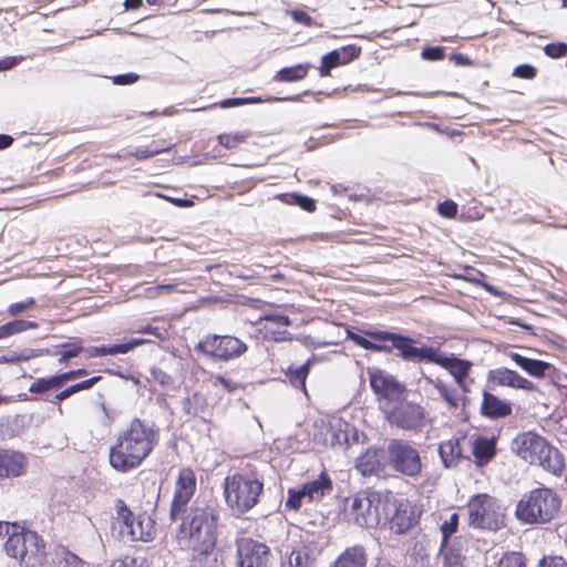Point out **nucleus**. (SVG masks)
Wrapping results in <instances>:
<instances>
[{
  "instance_id": "20e7f679",
  "label": "nucleus",
  "mask_w": 567,
  "mask_h": 567,
  "mask_svg": "<svg viewBox=\"0 0 567 567\" xmlns=\"http://www.w3.org/2000/svg\"><path fill=\"white\" fill-rule=\"evenodd\" d=\"M264 483L252 474L236 473L224 481V497L231 514L240 517L259 502Z\"/></svg>"
},
{
  "instance_id": "412c9836",
  "label": "nucleus",
  "mask_w": 567,
  "mask_h": 567,
  "mask_svg": "<svg viewBox=\"0 0 567 567\" xmlns=\"http://www.w3.org/2000/svg\"><path fill=\"white\" fill-rule=\"evenodd\" d=\"M507 357L524 372L534 378H544L546 373L551 369L550 363L543 360L525 357L518 352H507Z\"/></svg>"
},
{
  "instance_id": "e433bc0d",
  "label": "nucleus",
  "mask_w": 567,
  "mask_h": 567,
  "mask_svg": "<svg viewBox=\"0 0 567 567\" xmlns=\"http://www.w3.org/2000/svg\"><path fill=\"white\" fill-rule=\"evenodd\" d=\"M60 363H66L68 360L75 358L82 351L80 342H65L59 346Z\"/></svg>"
},
{
  "instance_id": "4c0bfd02",
  "label": "nucleus",
  "mask_w": 567,
  "mask_h": 567,
  "mask_svg": "<svg viewBox=\"0 0 567 567\" xmlns=\"http://www.w3.org/2000/svg\"><path fill=\"white\" fill-rule=\"evenodd\" d=\"M309 365L310 360H308L306 363L301 364L295 370H290V382L296 386H301L302 389H306V379L309 373Z\"/></svg>"
},
{
  "instance_id": "0e129e2a",
  "label": "nucleus",
  "mask_w": 567,
  "mask_h": 567,
  "mask_svg": "<svg viewBox=\"0 0 567 567\" xmlns=\"http://www.w3.org/2000/svg\"><path fill=\"white\" fill-rule=\"evenodd\" d=\"M151 372L154 380L157 381L159 384L166 385L171 382V377L166 372L159 369H152Z\"/></svg>"
},
{
  "instance_id": "09e8293b",
  "label": "nucleus",
  "mask_w": 567,
  "mask_h": 567,
  "mask_svg": "<svg viewBox=\"0 0 567 567\" xmlns=\"http://www.w3.org/2000/svg\"><path fill=\"white\" fill-rule=\"evenodd\" d=\"M513 75L516 78L530 80L535 78L536 69L529 64H520L514 69Z\"/></svg>"
},
{
  "instance_id": "603ef678",
  "label": "nucleus",
  "mask_w": 567,
  "mask_h": 567,
  "mask_svg": "<svg viewBox=\"0 0 567 567\" xmlns=\"http://www.w3.org/2000/svg\"><path fill=\"white\" fill-rule=\"evenodd\" d=\"M134 332H137V333H148V334H152V336L156 337L159 340H164L166 338V334H167L166 330L161 329V328L155 327V326H152V324H146V326L140 327L138 329L134 330Z\"/></svg>"
},
{
  "instance_id": "864d4df0",
  "label": "nucleus",
  "mask_w": 567,
  "mask_h": 567,
  "mask_svg": "<svg viewBox=\"0 0 567 567\" xmlns=\"http://www.w3.org/2000/svg\"><path fill=\"white\" fill-rule=\"evenodd\" d=\"M538 567H567V563L561 556H545Z\"/></svg>"
},
{
  "instance_id": "338daca9",
  "label": "nucleus",
  "mask_w": 567,
  "mask_h": 567,
  "mask_svg": "<svg viewBox=\"0 0 567 567\" xmlns=\"http://www.w3.org/2000/svg\"><path fill=\"white\" fill-rule=\"evenodd\" d=\"M100 379H101V377H93L87 380L78 382V383H75L76 389H78V391L87 390V389L92 388Z\"/></svg>"
},
{
  "instance_id": "a19ab883",
  "label": "nucleus",
  "mask_w": 567,
  "mask_h": 567,
  "mask_svg": "<svg viewBox=\"0 0 567 567\" xmlns=\"http://www.w3.org/2000/svg\"><path fill=\"white\" fill-rule=\"evenodd\" d=\"M264 100L260 96H249V97H231L223 100L218 103V105L221 109H229V107H236L241 106L245 104H255V103H261Z\"/></svg>"
},
{
  "instance_id": "2eb2a0df",
  "label": "nucleus",
  "mask_w": 567,
  "mask_h": 567,
  "mask_svg": "<svg viewBox=\"0 0 567 567\" xmlns=\"http://www.w3.org/2000/svg\"><path fill=\"white\" fill-rule=\"evenodd\" d=\"M389 420L403 430H416L423 425L424 410L417 404L404 403L392 411Z\"/></svg>"
},
{
  "instance_id": "39448f33",
  "label": "nucleus",
  "mask_w": 567,
  "mask_h": 567,
  "mask_svg": "<svg viewBox=\"0 0 567 567\" xmlns=\"http://www.w3.org/2000/svg\"><path fill=\"white\" fill-rule=\"evenodd\" d=\"M6 554L16 559L20 567H42L47 560L42 537L30 529L13 524L6 544Z\"/></svg>"
},
{
  "instance_id": "a18cd8bd",
  "label": "nucleus",
  "mask_w": 567,
  "mask_h": 567,
  "mask_svg": "<svg viewBox=\"0 0 567 567\" xmlns=\"http://www.w3.org/2000/svg\"><path fill=\"white\" fill-rule=\"evenodd\" d=\"M544 52L551 59H558L567 54V43L554 42L544 47Z\"/></svg>"
},
{
  "instance_id": "9d476101",
  "label": "nucleus",
  "mask_w": 567,
  "mask_h": 567,
  "mask_svg": "<svg viewBox=\"0 0 567 567\" xmlns=\"http://www.w3.org/2000/svg\"><path fill=\"white\" fill-rule=\"evenodd\" d=\"M386 458L391 468L404 476L416 477L422 471L419 451L406 441L391 440L386 445Z\"/></svg>"
},
{
  "instance_id": "680f3d73",
  "label": "nucleus",
  "mask_w": 567,
  "mask_h": 567,
  "mask_svg": "<svg viewBox=\"0 0 567 567\" xmlns=\"http://www.w3.org/2000/svg\"><path fill=\"white\" fill-rule=\"evenodd\" d=\"M441 396L449 403L451 408L460 406L462 399L460 398L455 390L447 389L446 392L443 393Z\"/></svg>"
},
{
  "instance_id": "e2e57ef3",
  "label": "nucleus",
  "mask_w": 567,
  "mask_h": 567,
  "mask_svg": "<svg viewBox=\"0 0 567 567\" xmlns=\"http://www.w3.org/2000/svg\"><path fill=\"white\" fill-rule=\"evenodd\" d=\"M265 319L267 321H270L278 326H290L291 324V320L289 319L288 316H285V315H268L265 317Z\"/></svg>"
},
{
  "instance_id": "ea45409f",
  "label": "nucleus",
  "mask_w": 567,
  "mask_h": 567,
  "mask_svg": "<svg viewBox=\"0 0 567 567\" xmlns=\"http://www.w3.org/2000/svg\"><path fill=\"white\" fill-rule=\"evenodd\" d=\"M338 65L341 64L338 61L337 51H330L329 53L324 54L321 58V65L319 68L320 76H328L330 74V71Z\"/></svg>"
},
{
  "instance_id": "c85d7f7f",
  "label": "nucleus",
  "mask_w": 567,
  "mask_h": 567,
  "mask_svg": "<svg viewBox=\"0 0 567 567\" xmlns=\"http://www.w3.org/2000/svg\"><path fill=\"white\" fill-rule=\"evenodd\" d=\"M495 441L487 437H478L473 446V454L478 465L488 463L495 455Z\"/></svg>"
},
{
  "instance_id": "f03ea898",
  "label": "nucleus",
  "mask_w": 567,
  "mask_h": 567,
  "mask_svg": "<svg viewBox=\"0 0 567 567\" xmlns=\"http://www.w3.org/2000/svg\"><path fill=\"white\" fill-rule=\"evenodd\" d=\"M158 430L140 419L118 434L109 454L110 465L122 473L138 467L158 443Z\"/></svg>"
},
{
  "instance_id": "a878e982",
  "label": "nucleus",
  "mask_w": 567,
  "mask_h": 567,
  "mask_svg": "<svg viewBox=\"0 0 567 567\" xmlns=\"http://www.w3.org/2000/svg\"><path fill=\"white\" fill-rule=\"evenodd\" d=\"M153 537V524L150 517L137 516L135 524L130 527L125 539L148 542Z\"/></svg>"
},
{
  "instance_id": "5fc2aeb1",
  "label": "nucleus",
  "mask_w": 567,
  "mask_h": 567,
  "mask_svg": "<svg viewBox=\"0 0 567 567\" xmlns=\"http://www.w3.org/2000/svg\"><path fill=\"white\" fill-rule=\"evenodd\" d=\"M140 76L136 73H125L113 78V83L116 85H128L135 83Z\"/></svg>"
},
{
  "instance_id": "ddd939ff",
  "label": "nucleus",
  "mask_w": 567,
  "mask_h": 567,
  "mask_svg": "<svg viewBox=\"0 0 567 567\" xmlns=\"http://www.w3.org/2000/svg\"><path fill=\"white\" fill-rule=\"evenodd\" d=\"M196 491V476L192 468L185 467L179 471L174 497L171 505V519L176 522L183 512L188 507V503Z\"/></svg>"
},
{
  "instance_id": "b1692460",
  "label": "nucleus",
  "mask_w": 567,
  "mask_h": 567,
  "mask_svg": "<svg viewBox=\"0 0 567 567\" xmlns=\"http://www.w3.org/2000/svg\"><path fill=\"white\" fill-rule=\"evenodd\" d=\"M368 555L361 545H354L342 551L330 567H365Z\"/></svg>"
},
{
  "instance_id": "f257e3e1",
  "label": "nucleus",
  "mask_w": 567,
  "mask_h": 567,
  "mask_svg": "<svg viewBox=\"0 0 567 567\" xmlns=\"http://www.w3.org/2000/svg\"><path fill=\"white\" fill-rule=\"evenodd\" d=\"M176 539L182 548L192 550L197 567H215L217 554V512L210 506H192L178 517Z\"/></svg>"
},
{
  "instance_id": "58836bf2",
  "label": "nucleus",
  "mask_w": 567,
  "mask_h": 567,
  "mask_svg": "<svg viewBox=\"0 0 567 567\" xmlns=\"http://www.w3.org/2000/svg\"><path fill=\"white\" fill-rule=\"evenodd\" d=\"M247 137H248V134L237 132V133H233V134H220L218 136V141H219L220 145L230 150V148H235L238 145H240L241 143H244Z\"/></svg>"
},
{
  "instance_id": "0eeeda50",
  "label": "nucleus",
  "mask_w": 567,
  "mask_h": 567,
  "mask_svg": "<svg viewBox=\"0 0 567 567\" xmlns=\"http://www.w3.org/2000/svg\"><path fill=\"white\" fill-rule=\"evenodd\" d=\"M505 507L488 494L472 496L466 505L467 523L471 527L496 532L505 526Z\"/></svg>"
},
{
  "instance_id": "dca6fc26",
  "label": "nucleus",
  "mask_w": 567,
  "mask_h": 567,
  "mask_svg": "<svg viewBox=\"0 0 567 567\" xmlns=\"http://www.w3.org/2000/svg\"><path fill=\"white\" fill-rule=\"evenodd\" d=\"M488 383L496 386H507L517 390L535 391L536 385L516 371L508 368H496L487 372Z\"/></svg>"
},
{
  "instance_id": "7c9ffc66",
  "label": "nucleus",
  "mask_w": 567,
  "mask_h": 567,
  "mask_svg": "<svg viewBox=\"0 0 567 567\" xmlns=\"http://www.w3.org/2000/svg\"><path fill=\"white\" fill-rule=\"evenodd\" d=\"M276 198H278L284 204L299 206L300 208L309 213L316 209V202L306 195L297 193H286L277 195Z\"/></svg>"
},
{
  "instance_id": "37998d69",
  "label": "nucleus",
  "mask_w": 567,
  "mask_h": 567,
  "mask_svg": "<svg viewBox=\"0 0 567 567\" xmlns=\"http://www.w3.org/2000/svg\"><path fill=\"white\" fill-rule=\"evenodd\" d=\"M338 53V61L340 64H346L358 58L360 54V48L355 45H346L340 49H336Z\"/></svg>"
},
{
  "instance_id": "423d86ee",
  "label": "nucleus",
  "mask_w": 567,
  "mask_h": 567,
  "mask_svg": "<svg viewBox=\"0 0 567 567\" xmlns=\"http://www.w3.org/2000/svg\"><path fill=\"white\" fill-rule=\"evenodd\" d=\"M560 508V499L550 488H535L524 495L516 506V517L525 524L550 522Z\"/></svg>"
},
{
  "instance_id": "c9c22d12",
  "label": "nucleus",
  "mask_w": 567,
  "mask_h": 567,
  "mask_svg": "<svg viewBox=\"0 0 567 567\" xmlns=\"http://www.w3.org/2000/svg\"><path fill=\"white\" fill-rule=\"evenodd\" d=\"M289 567H310V557L307 547H300L291 551Z\"/></svg>"
},
{
  "instance_id": "5701e85b",
  "label": "nucleus",
  "mask_w": 567,
  "mask_h": 567,
  "mask_svg": "<svg viewBox=\"0 0 567 567\" xmlns=\"http://www.w3.org/2000/svg\"><path fill=\"white\" fill-rule=\"evenodd\" d=\"M302 489L308 497V502H319L329 495L333 489L330 476L326 472H321L317 480L305 483Z\"/></svg>"
},
{
  "instance_id": "4be33fe9",
  "label": "nucleus",
  "mask_w": 567,
  "mask_h": 567,
  "mask_svg": "<svg viewBox=\"0 0 567 567\" xmlns=\"http://www.w3.org/2000/svg\"><path fill=\"white\" fill-rule=\"evenodd\" d=\"M381 458L382 451L370 447L357 458L355 468L363 476L379 474L384 467Z\"/></svg>"
},
{
  "instance_id": "774afa93",
  "label": "nucleus",
  "mask_w": 567,
  "mask_h": 567,
  "mask_svg": "<svg viewBox=\"0 0 567 567\" xmlns=\"http://www.w3.org/2000/svg\"><path fill=\"white\" fill-rule=\"evenodd\" d=\"M136 560L126 557L125 559L115 560L110 567H135Z\"/></svg>"
},
{
  "instance_id": "72a5a7b5",
  "label": "nucleus",
  "mask_w": 567,
  "mask_h": 567,
  "mask_svg": "<svg viewBox=\"0 0 567 567\" xmlns=\"http://www.w3.org/2000/svg\"><path fill=\"white\" fill-rule=\"evenodd\" d=\"M303 501H308L302 487L289 488L288 497L285 502V508L288 511H298L302 506Z\"/></svg>"
},
{
  "instance_id": "de8ad7c7",
  "label": "nucleus",
  "mask_w": 567,
  "mask_h": 567,
  "mask_svg": "<svg viewBox=\"0 0 567 567\" xmlns=\"http://www.w3.org/2000/svg\"><path fill=\"white\" fill-rule=\"evenodd\" d=\"M35 305V301L33 298H28L27 300L24 301H21V302H16V303H12L9 306L8 308V312L10 316H18L20 313H22L23 311H25L27 309L31 308L32 306Z\"/></svg>"
},
{
  "instance_id": "f3484780",
  "label": "nucleus",
  "mask_w": 567,
  "mask_h": 567,
  "mask_svg": "<svg viewBox=\"0 0 567 567\" xmlns=\"http://www.w3.org/2000/svg\"><path fill=\"white\" fill-rule=\"evenodd\" d=\"M420 516L421 511L415 504L408 499L400 501L391 518V529L395 534H404L417 524Z\"/></svg>"
},
{
  "instance_id": "7ed1b4c3",
  "label": "nucleus",
  "mask_w": 567,
  "mask_h": 567,
  "mask_svg": "<svg viewBox=\"0 0 567 567\" xmlns=\"http://www.w3.org/2000/svg\"><path fill=\"white\" fill-rule=\"evenodd\" d=\"M513 450L527 463L539 465L555 475H559L564 468L559 451L534 432L517 435L513 441Z\"/></svg>"
},
{
  "instance_id": "f8f14e48",
  "label": "nucleus",
  "mask_w": 567,
  "mask_h": 567,
  "mask_svg": "<svg viewBox=\"0 0 567 567\" xmlns=\"http://www.w3.org/2000/svg\"><path fill=\"white\" fill-rule=\"evenodd\" d=\"M383 338L391 339L392 350L409 362H429L431 363L436 348L430 346H417V342L409 336L395 333L383 334Z\"/></svg>"
},
{
  "instance_id": "393cba45",
  "label": "nucleus",
  "mask_w": 567,
  "mask_h": 567,
  "mask_svg": "<svg viewBox=\"0 0 567 567\" xmlns=\"http://www.w3.org/2000/svg\"><path fill=\"white\" fill-rule=\"evenodd\" d=\"M24 457L20 453L0 452V477L19 476L23 471Z\"/></svg>"
},
{
  "instance_id": "69168bd1",
  "label": "nucleus",
  "mask_w": 567,
  "mask_h": 567,
  "mask_svg": "<svg viewBox=\"0 0 567 567\" xmlns=\"http://www.w3.org/2000/svg\"><path fill=\"white\" fill-rule=\"evenodd\" d=\"M19 61H20V59L17 56H7L4 59H1L0 60V71L10 70L14 65H17Z\"/></svg>"
},
{
  "instance_id": "9b49d317",
  "label": "nucleus",
  "mask_w": 567,
  "mask_h": 567,
  "mask_svg": "<svg viewBox=\"0 0 567 567\" xmlns=\"http://www.w3.org/2000/svg\"><path fill=\"white\" fill-rule=\"evenodd\" d=\"M270 548L250 537H241L236 540V567H270Z\"/></svg>"
},
{
  "instance_id": "c756f323",
  "label": "nucleus",
  "mask_w": 567,
  "mask_h": 567,
  "mask_svg": "<svg viewBox=\"0 0 567 567\" xmlns=\"http://www.w3.org/2000/svg\"><path fill=\"white\" fill-rule=\"evenodd\" d=\"M310 69L309 63H300L280 69L274 80L277 82H296L305 79Z\"/></svg>"
},
{
  "instance_id": "13d9d810",
  "label": "nucleus",
  "mask_w": 567,
  "mask_h": 567,
  "mask_svg": "<svg viewBox=\"0 0 567 567\" xmlns=\"http://www.w3.org/2000/svg\"><path fill=\"white\" fill-rule=\"evenodd\" d=\"M10 322L12 324L14 334L38 327L35 322L27 320H13Z\"/></svg>"
},
{
  "instance_id": "052dcab7",
  "label": "nucleus",
  "mask_w": 567,
  "mask_h": 567,
  "mask_svg": "<svg viewBox=\"0 0 567 567\" xmlns=\"http://www.w3.org/2000/svg\"><path fill=\"white\" fill-rule=\"evenodd\" d=\"M87 371L85 369H78L59 374L60 385L62 386L66 381L73 380L76 377L85 375Z\"/></svg>"
},
{
  "instance_id": "4468645a",
  "label": "nucleus",
  "mask_w": 567,
  "mask_h": 567,
  "mask_svg": "<svg viewBox=\"0 0 567 567\" xmlns=\"http://www.w3.org/2000/svg\"><path fill=\"white\" fill-rule=\"evenodd\" d=\"M368 374L371 389L377 395L389 401L402 399L405 388L392 374L380 369H369Z\"/></svg>"
},
{
  "instance_id": "c03bdc74",
  "label": "nucleus",
  "mask_w": 567,
  "mask_h": 567,
  "mask_svg": "<svg viewBox=\"0 0 567 567\" xmlns=\"http://www.w3.org/2000/svg\"><path fill=\"white\" fill-rule=\"evenodd\" d=\"M338 53V61L340 64H346L358 58L360 54V48L355 45H346L340 49H336Z\"/></svg>"
},
{
  "instance_id": "cd10ccee",
  "label": "nucleus",
  "mask_w": 567,
  "mask_h": 567,
  "mask_svg": "<svg viewBox=\"0 0 567 567\" xmlns=\"http://www.w3.org/2000/svg\"><path fill=\"white\" fill-rule=\"evenodd\" d=\"M439 454L445 467L455 466L462 455L460 440L452 439L442 442L439 446Z\"/></svg>"
},
{
  "instance_id": "6e6d98bb",
  "label": "nucleus",
  "mask_w": 567,
  "mask_h": 567,
  "mask_svg": "<svg viewBox=\"0 0 567 567\" xmlns=\"http://www.w3.org/2000/svg\"><path fill=\"white\" fill-rule=\"evenodd\" d=\"M164 148H155V147H140L135 151L134 156L138 159H146L154 155L163 152Z\"/></svg>"
},
{
  "instance_id": "473e14b6",
  "label": "nucleus",
  "mask_w": 567,
  "mask_h": 567,
  "mask_svg": "<svg viewBox=\"0 0 567 567\" xmlns=\"http://www.w3.org/2000/svg\"><path fill=\"white\" fill-rule=\"evenodd\" d=\"M60 381L58 375H53L50 378H39L29 386V391L32 393H43L49 390L59 389Z\"/></svg>"
},
{
  "instance_id": "6e6552de",
  "label": "nucleus",
  "mask_w": 567,
  "mask_h": 567,
  "mask_svg": "<svg viewBox=\"0 0 567 567\" xmlns=\"http://www.w3.org/2000/svg\"><path fill=\"white\" fill-rule=\"evenodd\" d=\"M384 504L380 493L361 491L351 498L348 515L360 527L373 528L388 517L384 516Z\"/></svg>"
},
{
  "instance_id": "3c124183",
  "label": "nucleus",
  "mask_w": 567,
  "mask_h": 567,
  "mask_svg": "<svg viewBox=\"0 0 567 567\" xmlns=\"http://www.w3.org/2000/svg\"><path fill=\"white\" fill-rule=\"evenodd\" d=\"M289 14L291 19L297 23H300L306 27H310L313 24V19L302 10L295 9L289 11Z\"/></svg>"
},
{
  "instance_id": "2f4dec72",
  "label": "nucleus",
  "mask_w": 567,
  "mask_h": 567,
  "mask_svg": "<svg viewBox=\"0 0 567 567\" xmlns=\"http://www.w3.org/2000/svg\"><path fill=\"white\" fill-rule=\"evenodd\" d=\"M440 555L443 558L444 567H462L463 557L460 550L449 547V544L443 546L441 543Z\"/></svg>"
},
{
  "instance_id": "6ab92c4d",
  "label": "nucleus",
  "mask_w": 567,
  "mask_h": 567,
  "mask_svg": "<svg viewBox=\"0 0 567 567\" xmlns=\"http://www.w3.org/2000/svg\"><path fill=\"white\" fill-rule=\"evenodd\" d=\"M431 363H435L446 369L455 379L457 385L464 389L465 379L468 375L472 363L467 360L458 359L454 355L443 354L437 348L434 352Z\"/></svg>"
},
{
  "instance_id": "f704fd0d",
  "label": "nucleus",
  "mask_w": 567,
  "mask_h": 567,
  "mask_svg": "<svg viewBox=\"0 0 567 567\" xmlns=\"http://www.w3.org/2000/svg\"><path fill=\"white\" fill-rule=\"evenodd\" d=\"M458 519L460 516L456 513H453L447 520H444L441 526V533H442V542L443 546L449 544L450 537L456 533L458 527Z\"/></svg>"
},
{
  "instance_id": "a211bd4d",
  "label": "nucleus",
  "mask_w": 567,
  "mask_h": 567,
  "mask_svg": "<svg viewBox=\"0 0 567 567\" xmlns=\"http://www.w3.org/2000/svg\"><path fill=\"white\" fill-rule=\"evenodd\" d=\"M383 334H395L384 330H365L363 334L348 331L349 339L357 346L375 352H391V339L383 338Z\"/></svg>"
},
{
  "instance_id": "bf43d9fd",
  "label": "nucleus",
  "mask_w": 567,
  "mask_h": 567,
  "mask_svg": "<svg viewBox=\"0 0 567 567\" xmlns=\"http://www.w3.org/2000/svg\"><path fill=\"white\" fill-rule=\"evenodd\" d=\"M174 291H176V286L173 284L157 285V286L148 289V296L156 297L162 292L171 293Z\"/></svg>"
},
{
  "instance_id": "49530a36",
  "label": "nucleus",
  "mask_w": 567,
  "mask_h": 567,
  "mask_svg": "<svg viewBox=\"0 0 567 567\" xmlns=\"http://www.w3.org/2000/svg\"><path fill=\"white\" fill-rule=\"evenodd\" d=\"M445 55V49L443 47H427L421 52V56L427 61H440Z\"/></svg>"
},
{
  "instance_id": "bb28decb",
  "label": "nucleus",
  "mask_w": 567,
  "mask_h": 567,
  "mask_svg": "<svg viewBox=\"0 0 567 567\" xmlns=\"http://www.w3.org/2000/svg\"><path fill=\"white\" fill-rule=\"evenodd\" d=\"M116 516L114 517V524L118 526L122 538H125L127 530L135 524L136 516L126 506L122 499L115 502Z\"/></svg>"
},
{
  "instance_id": "79ce46f5",
  "label": "nucleus",
  "mask_w": 567,
  "mask_h": 567,
  "mask_svg": "<svg viewBox=\"0 0 567 567\" xmlns=\"http://www.w3.org/2000/svg\"><path fill=\"white\" fill-rule=\"evenodd\" d=\"M497 567H526L525 560L519 553L505 554L498 561Z\"/></svg>"
},
{
  "instance_id": "8fccbe9b",
  "label": "nucleus",
  "mask_w": 567,
  "mask_h": 567,
  "mask_svg": "<svg viewBox=\"0 0 567 567\" xmlns=\"http://www.w3.org/2000/svg\"><path fill=\"white\" fill-rule=\"evenodd\" d=\"M440 215L452 218L457 214V205L453 200H445L437 206Z\"/></svg>"
},
{
  "instance_id": "aec40b11",
  "label": "nucleus",
  "mask_w": 567,
  "mask_h": 567,
  "mask_svg": "<svg viewBox=\"0 0 567 567\" xmlns=\"http://www.w3.org/2000/svg\"><path fill=\"white\" fill-rule=\"evenodd\" d=\"M512 411L511 402L499 399L497 395L487 391L483 392V400L481 404L482 415L491 420H498L511 415Z\"/></svg>"
},
{
  "instance_id": "4d7b16f0",
  "label": "nucleus",
  "mask_w": 567,
  "mask_h": 567,
  "mask_svg": "<svg viewBox=\"0 0 567 567\" xmlns=\"http://www.w3.org/2000/svg\"><path fill=\"white\" fill-rule=\"evenodd\" d=\"M106 348H107L106 349L107 355H116L120 353L124 354V353L132 351L131 344L128 342L111 344V346H106Z\"/></svg>"
},
{
  "instance_id": "1a4fd4ad",
  "label": "nucleus",
  "mask_w": 567,
  "mask_h": 567,
  "mask_svg": "<svg viewBox=\"0 0 567 567\" xmlns=\"http://www.w3.org/2000/svg\"><path fill=\"white\" fill-rule=\"evenodd\" d=\"M248 350V346L233 336L208 334L200 340L195 351L215 361H230L239 358Z\"/></svg>"
}]
</instances>
